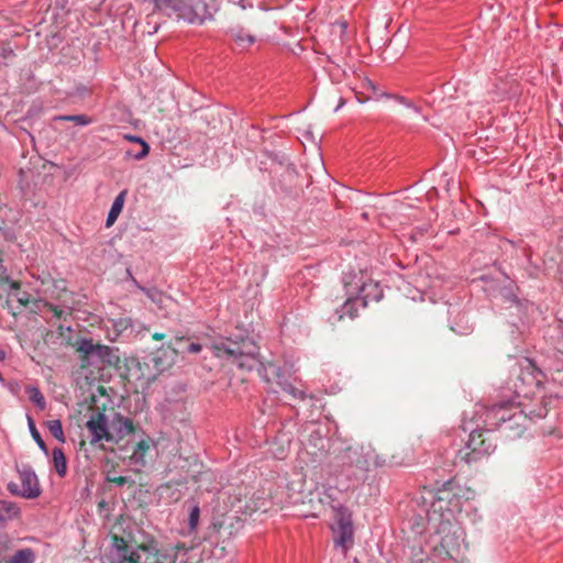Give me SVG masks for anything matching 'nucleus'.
<instances>
[{"mask_svg": "<svg viewBox=\"0 0 563 563\" xmlns=\"http://www.w3.org/2000/svg\"><path fill=\"white\" fill-rule=\"evenodd\" d=\"M230 34L233 41L242 48L251 46L255 41L253 35L244 34L240 29H232Z\"/></svg>", "mask_w": 563, "mask_h": 563, "instance_id": "22", "label": "nucleus"}, {"mask_svg": "<svg viewBox=\"0 0 563 563\" xmlns=\"http://www.w3.org/2000/svg\"><path fill=\"white\" fill-rule=\"evenodd\" d=\"M492 429L493 428L486 427L485 429L471 431L468 441L464 448L459 450L456 459L471 464L490 455L496 449L495 441L489 434Z\"/></svg>", "mask_w": 563, "mask_h": 563, "instance_id": "5", "label": "nucleus"}, {"mask_svg": "<svg viewBox=\"0 0 563 563\" xmlns=\"http://www.w3.org/2000/svg\"><path fill=\"white\" fill-rule=\"evenodd\" d=\"M151 449V440L142 439L140 440L133 449V452L130 456V464L136 470L140 471L146 465V455Z\"/></svg>", "mask_w": 563, "mask_h": 563, "instance_id": "13", "label": "nucleus"}, {"mask_svg": "<svg viewBox=\"0 0 563 563\" xmlns=\"http://www.w3.org/2000/svg\"><path fill=\"white\" fill-rule=\"evenodd\" d=\"M35 289L37 292H43V294L47 292V289H45V288L36 287Z\"/></svg>", "mask_w": 563, "mask_h": 563, "instance_id": "41", "label": "nucleus"}, {"mask_svg": "<svg viewBox=\"0 0 563 563\" xmlns=\"http://www.w3.org/2000/svg\"><path fill=\"white\" fill-rule=\"evenodd\" d=\"M241 7H242V9L246 8V5L243 3V0H241Z\"/></svg>", "mask_w": 563, "mask_h": 563, "instance_id": "47", "label": "nucleus"}, {"mask_svg": "<svg viewBox=\"0 0 563 563\" xmlns=\"http://www.w3.org/2000/svg\"><path fill=\"white\" fill-rule=\"evenodd\" d=\"M477 413L481 415L485 427L499 428L510 440L520 438L530 423L528 412L521 409L518 401L515 400L495 404L490 407L479 406Z\"/></svg>", "mask_w": 563, "mask_h": 563, "instance_id": "1", "label": "nucleus"}, {"mask_svg": "<svg viewBox=\"0 0 563 563\" xmlns=\"http://www.w3.org/2000/svg\"><path fill=\"white\" fill-rule=\"evenodd\" d=\"M14 51L9 45L0 47V66L4 65L5 62L14 56Z\"/></svg>", "mask_w": 563, "mask_h": 563, "instance_id": "28", "label": "nucleus"}, {"mask_svg": "<svg viewBox=\"0 0 563 563\" xmlns=\"http://www.w3.org/2000/svg\"><path fill=\"white\" fill-rule=\"evenodd\" d=\"M37 280L41 282V286H45L46 284H49L53 282L52 277L49 276V274H44L42 276H38L37 277Z\"/></svg>", "mask_w": 563, "mask_h": 563, "instance_id": "32", "label": "nucleus"}, {"mask_svg": "<svg viewBox=\"0 0 563 563\" xmlns=\"http://www.w3.org/2000/svg\"><path fill=\"white\" fill-rule=\"evenodd\" d=\"M126 197V190H122L113 200L111 209L106 219V227L110 228L117 221L118 217L122 212L124 201Z\"/></svg>", "mask_w": 563, "mask_h": 563, "instance_id": "17", "label": "nucleus"}, {"mask_svg": "<svg viewBox=\"0 0 563 563\" xmlns=\"http://www.w3.org/2000/svg\"><path fill=\"white\" fill-rule=\"evenodd\" d=\"M43 306L47 308L48 311H51L53 313V317L56 319H60L65 314V311L62 308L48 301H43Z\"/></svg>", "mask_w": 563, "mask_h": 563, "instance_id": "29", "label": "nucleus"}, {"mask_svg": "<svg viewBox=\"0 0 563 563\" xmlns=\"http://www.w3.org/2000/svg\"><path fill=\"white\" fill-rule=\"evenodd\" d=\"M11 287L12 288H19V285L16 283H13Z\"/></svg>", "mask_w": 563, "mask_h": 563, "instance_id": "46", "label": "nucleus"}, {"mask_svg": "<svg viewBox=\"0 0 563 563\" xmlns=\"http://www.w3.org/2000/svg\"><path fill=\"white\" fill-rule=\"evenodd\" d=\"M216 354L221 357H227L232 364L241 369L252 371L257 365L260 374L267 382L269 380L262 374V368L267 371L262 363H260L258 355L260 349L250 338H241L239 341L228 340L214 345Z\"/></svg>", "mask_w": 563, "mask_h": 563, "instance_id": "2", "label": "nucleus"}, {"mask_svg": "<svg viewBox=\"0 0 563 563\" xmlns=\"http://www.w3.org/2000/svg\"><path fill=\"white\" fill-rule=\"evenodd\" d=\"M202 350V345L200 343H190L187 349H186V352L187 353H199L201 352Z\"/></svg>", "mask_w": 563, "mask_h": 563, "instance_id": "31", "label": "nucleus"}, {"mask_svg": "<svg viewBox=\"0 0 563 563\" xmlns=\"http://www.w3.org/2000/svg\"><path fill=\"white\" fill-rule=\"evenodd\" d=\"M408 107L412 108L416 112H419V108L416 106H412L411 103H407Z\"/></svg>", "mask_w": 563, "mask_h": 563, "instance_id": "42", "label": "nucleus"}, {"mask_svg": "<svg viewBox=\"0 0 563 563\" xmlns=\"http://www.w3.org/2000/svg\"><path fill=\"white\" fill-rule=\"evenodd\" d=\"M216 10L207 0H181V3L175 9L173 18L188 24L202 25L206 21L213 19Z\"/></svg>", "mask_w": 563, "mask_h": 563, "instance_id": "7", "label": "nucleus"}, {"mask_svg": "<svg viewBox=\"0 0 563 563\" xmlns=\"http://www.w3.org/2000/svg\"><path fill=\"white\" fill-rule=\"evenodd\" d=\"M7 358V352L4 350H0V362H3Z\"/></svg>", "mask_w": 563, "mask_h": 563, "instance_id": "39", "label": "nucleus"}, {"mask_svg": "<svg viewBox=\"0 0 563 563\" xmlns=\"http://www.w3.org/2000/svg\"><path fill=\"white\" fill-rule=\"evenodd\" d=\"M393 98L394 100L400 102V103H405V99L404 97H400V96H390L389 95V99Z\"/></svg>", "mask_w": 563, "mask_h": 563, "instance_id": "38", "label": "nucleus"}, {"mask_svg": "<svg viewBox=\"0 0 563 563\" xmlns=\"http://www.w3.org/2000/svg\"><path fill=\"white\" fill-rule=\"evenodd\" d=\"M53 464L59 477H65L67 474L66 456L60 448H54L52 451Z\"/></svg>", "mask_w": 563, "mask_h": 563, "instance_id": "18", "label": "nucleus"}, {"mask_svg": "<svg viewBox=\"0 0 563 563\" xmlns=\"http://www.w3.org/2000/svg\"><path fill=\"white\" fill-rule=\"evenodd\" d=\"M454 507H455V508H460V507H461V504H460V501H459V500H456V503L454 504Z\"/></svg>", "mask_w": 563, "mask_h": 563, "instance_id": "44", "label": "nucleus"}, {"mask_svg": "<svg viewBox=\"0 0 563 563\" xmlns=\"http://www.w3.org/2000/svg\"><path fill=\"white\" fill-rule=\"evenodd\" d=\"M267 368L277 378V384L282 387V389L284 391H286L288 395H290L295 399H300V400L306 399L307 394L303 390L298 389L291 383H289L286 379H284V377L282 375V368L280 367H278V366H276L274 364H268Z\"/></svg>", "mask_w": 563, "mask_h": 563, "instance_id": "12", "label": "nucleus"}, {"mask_svg": "<svg viewBox=\"0 0 563 563\" xmlns=\"http://www.w3.org/2000/svg\"><path fill=\"white\" fill-rule=\"evenodd\" d=\"M334 516V523L331 526L333 532V542L335 548L341 549L346 553L354 542V526L352 521V514L341 504L332 506Z\"/></svg>", "mask_w": 563, "mask_h": 563, "instance_id": "6", "label": "nucleus"}, {"mask_svg": "<svg viewBox=\"0 0 563 563\" xmlns=\"http://www.w3.org/2000/svg\"><path fill=\"white\" fill-rule=\"evenodd\" d=\"M125 139H128L131 142L139 143L140 145H142V142H145L142 137L136 135H126Z\"/></svg>", "mask_w": 563, "mask_h": 563, "instance_id": "33", "label": "nucleus"}, {"mask_svg": "<svg viewBox=\"0 0 563 563\" xmlns=\"http://www.w3.org/2000/svg\"><path fill=\"white\" fill-rule=\"evenodd\" d=\"M153 4V12L163 14L169 19L175 15V9L181 0H148Z\"/></svg>", "mask_w": 563, "mask_h": 563, "instance_id": "16", "label": "nucleus"}, {"mask_svg": "<svg viewBox=\"0 0 563 563\" xmlns=\"http://www.w3.org/2000/svg\"><path fill=\"white\" fill-rule=\"evenodd\" d=\"M85 426L90 435V444L101 441L110 442V420L104 410L99 407L92 409Z\"/></svg>", "mask_w": 563, "mask_h": 563, "instance_id": "10", "label": "nucleus"}, {"mask_svg": "<svg viewBox=\"0 0 563 563\" xmlns=\"http://www.w3.org/2000/svg\"><path fill=\"white\" fill-rule=\"evenodd\" d=\"M158 551L150 545H130L124 538L112 537V544L104 555V563H157Z\"/></svg>", "mask_w": 563, "mask_h": 563, "instance_id": "3", "label": "nucleus"}, {"mask_svg": "<svg viewBox=\"0 0 563 563\" xmlns=\"http://www.w3.org/2000/svg\"><path fill=\"white\" fill-rule=\"evenodd\" d=\"M25 393L29 399L41 410L46 407V400L42 391L36 386H27Z\"/></svg>", "mask_w": 563, "mask_h": 563, "instance_id": "23", "label": "nucleus"}, {"mask_svg": "<svg viewBox=\"0 0 563 563\" xmlns=\"http://www.w3.org/2000/svg\"><path fill=\"white\" fill-rule=\"evenodd\" d=\"M343 104H344V101L341 100L340 103L338 104V107L335 108V111H338Z\"/></svg>", "mask_w": 563, "mask_h": 563, "instance_id": "43", "label": "nucleus"}, {"mask_svg": "<svg viewBox=\"0 0 563 563\" xmlns=\"http://www.w3.org/2000/svg\"><path fill=\"white\" fill-rule=\"evenodd\" d=\"M384 297L383 288L379 283L374 280L363 282L358 287L357 295L355 298H347L341 309L340 319L343 316L354 318L356 316L355 306L361 302L363 307H366L369 302H377Z\"/></svg>", "mask_w": 563, "mask_h": 563, "instance_id": "8", "label": "nucleus"}, {"mask_svg": "<svg viewBox=\"0 0 563 563\" xmlns=\"http://www.w3.org/2000/svg\"><path fill=\"white\" fill-rule=\"evenodd\" d=\"M134 426L133 421L122 416L121 413H114L112 420L110 421V442L119 443L126 435L133 433Z\"/></svg>", "mask_w": 563, "mask_h": 563, "instance_id": "11", "label": "nucleus"}, {"mask_svg": "<svg viewBox=\"0 0 563 563\" xmlns=\"http://www.w3.org/2000/svg\"><path fill=\"white\" fill-rule=\"evenodd\" d=\"M53 121H68L74 122L76 125L86 126L92 123V119L87 114H66L55 115Z\"/></svg>", "mask_w": 563, "mask_h": 563, "instance_id": "21", "label": "nucleus"}, {"mask_svg": "<svg viewBox=\"0 0 563 563\" xmlns=\"http://www.w3.org/2000/svg\"><path fill=\"white\" fill-rule=\"evenodd\" d=\"M19 301L23 305H26L29 302V299L24 298V296H21V298H19Z\"/></svg>", "mask_w": 563, "mask_h": 563, "instance_id": "40", "label": "nucleus"}, {"mask_svg": "<svg viewBox=\"0 0 563 563\" xmlns=\"http://www.w3.org/2000/svg\"><path fill=\"white\" fill-rule=\"evenodd\" d=\"M118 486H123L126 483V477L120 476L112 479Z\"/></svg>", "mask_w": 563, "mask_h": 563, "instance_id": "34", "label": "nucleus"}, {"mask_svg": "<svg viewBox=\"0 0 563 563\" xmlns=\"http://www.w3.org/2000/svg\"><path fill=\"white\" fill-rule=\"evenodd\" d=\"M19 514L20 509L15 503L0 500V521L11 520L18 517Z\"/></svg>", "mask_w": 563, "mask_h": 563, "instance_id": "19", "label": "nucleus"}, {"mask_svg": "<svg viewBox=\"0 0 563 563\" xmlns=\"http://www.w3.org/2000/svg\"><path fill=\"white\" fill-rule=\"evenodd\" d=\"M515 396H516V398H518V399H519L521 396H523V398H527V394H526L523 390L518 389V388L515 390Z\"/></svg>", "mask_w": 563, "mask_h": 563, "instance_id": "35", "label": "nucleus"}, {"mask_svg": "<svg viewBox=\"0 0 563 563\" xmlns=\"http://www.w3.org/2000/svg\"><path fill=\"white\" fill-rule=\"evenodd\" d=\"M200 519V507L197 501H192L189 507L188 514V530L190 533L195 532L198 528Z\"/></svg>", "mask_w": 563, "mask_h": 563, "instance_id": "24", "label": "nucleus"}, {"mask_svg": "<svg viewBox=\"0 0 563 563\" xmlns=\"http://www.w3.org/2000/svg\"><path fill=\"white\" fill-rule=\"evenodd\" d=\"M10 540H9V537L7 534H0V543H8Z\"/></svg>", "mask_w": 563, "mask_h": 563, "instance_id": "37", "label": "nucleus"}, {"mask_svg": "<svg viewBox=\"0 0 563 563\" xmlns=\"http://www.w3.org/2000/svg\"><path fill=\"white\" fill-rule=\"evenodd\" d=\"M519 407L528 412L529 422L545 418L548 415V408L543 399H538L536 404H526L518 400Z\"/></svg>", "mask_w": 563, "mask_h": 563, "instance_id": "14", "label": "nucleus"}, {"mask_svg": "<svg viewBox=\"0 0 563 563\" xmlns=\"http://www.w3.org/2000/svg\"><path fill=\"white\" fill-rule=\"evenodd\" d=\"M47 429L49 433L60 443H65L66 438L64 434L63 426L60 420L54 419L47 421Z\"/></svg>", "mask_w": 563, "mask_h": 563, "instance_id": "25", "label": "nucleus"}, {"mask_svg": "<svg viewBox=\"0 0 563 563\" xmlns=\"http://www.w3.org/2000/svg\"><path fill=\"white\" fill-rule=\"evenodd\" d=\"M165 338V334L164 333H159V332H155L153 334V339L156 340V341H161Z\"/></svg>", "mask_w": 563, "mask_h": 563, "instance_id": "36", "label": "nucleus"}, {"mask_svg": "<svg viewBox=\"0 0 563 563\" xmlns=\"http://www.w3.org/2000/svg\"><path fill=\"white\" fill-rule=\"evenodd\" d=\"M27 423H29V430H30V433H31L33 440L36 442V444L42 450V452L45 455H48V448H47L46 443L44 442V440L42 439L40 432L37 431V429L35 427V423L31 417L27 418Z\"/></svg>", "mask_w": 563, "mask_h": 563, "instance_id": "26", "label": "nucleus"}, {"mask_svg": "<svg viewBox=\"0 0 563 563\" xmlns=\"http://www.w3.org/2000/svg\"><path fill=\"white\" fill-rule=\"evenodd\" d=\"M384 96H386V92L380 90L379 87L371 79H365L363 82V91L356 93V98L360 102L378 99Z\"/></svg>", "mask_w": 563, "mask_h": 563, "instance_id": "15", "label": "nucleus"}, {"mask_svg": "<svg viewBox=\"0 0 563 563\" xmlns=\"http://www.w3.org/2000/svg\"><path fill=\"white\" fill-rule=\"evenodd\" d=\"M77 351L82 354V366L104 368L107 366H114L120 362L117 347L95 343L92 339L84 338L79 340Z\"/></svg>", "mask_w": 563, "mask_h": 563, "instance_id": "4", "label": "nucleus"}, {"mask_svg": "<svg viewBox=\"0 0 563 563\" xmlns=\"http://www.w3.org/2000/svg\"><path fill=\"white\" fill-rule=\"evenodd\" d=\"M115 327L120 330H128L129 328H133V321L131 318H121L115 322Z\"/></svg>", "mask_w": 563, "mask_h": 563, "instance_id": "30", "label": "nucleus"}, {"mask_svg": "<svg viewBox=\"0 0 563 563\" xmlns=\"http://www.w3.org/2000/svg\"><path fill=\"white\" fill-rule=\"evenodd\" d=\"M35 560L34 551L30 548L21 549L11 555L5 563H33Z\"/></svg>", "mask_w": 563, "mask_h": 563, "instance_id": "20", "label": "nucleus"}, {"mask_svg": "<svg viewBox=\"0 0 563 563\" xmlns=\"http://www.w3.org/2000/svg\"><path fill=\"white\" fill-rule=\"evenodd\" d=\"M150 152V145L146 142H142L141 150L136 153L126 152V156L133 157L136 161L143 159Z\"/></svg>", "mask_w": 563, "mask_h": 563, "instance_id": "27", "label": "nucleus"}, {"mask_svg": "<svg viewBox=\"0 0 563 563\" xmlns=\"http://www.w3.org/2000/svg\"><path fill=\"white\" fill-rule=\"evenodd\" d=\"M0 383L3 384L4 383V378L2 376V374L0 373Z\"/></svg>", "mask_w": 563, "mask_h": 563, "instance_id": "45", "label": "nucleus"}, {"mask_svg": "<svg viewBox=\"0 0 563 563\" xmlns=\"http://www.w3.org/2000/svg\"><path fill=\"white\" fill-rule=\"evenodd\" d=\"M20 481L21 488L19 485L10 482L7 486L8 490L12 495L21 496L27 499H34L41 495V487L38 484L37 476L33 468L30 465H22L21 467H16Z\"/></svg>", "mask_w": 563, "mask_h": 563, "instance_id": "9", "label": "nucleus"}]
</instances>
